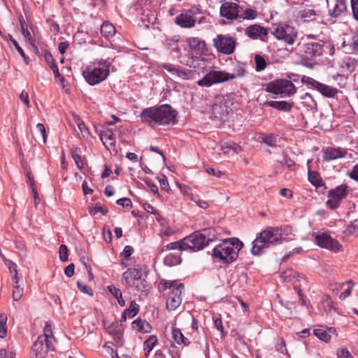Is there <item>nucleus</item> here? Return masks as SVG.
I'll return each instance as SVG.
<instances>
[{"label": "nucleus", "mask_w": 358, "mask_h": 358, "mask_svg": "<svg viewBox=\"0 0 358 358\" xmlns=\"http://www.w3.org/2000/svg\"><path fill=\"white\" fill-rule=\"evenodd\" d=\"M175 23L184 29H190L195 26L196 24V17H193L192 13L191 11H185L175 18Z\"/></svg>", "instance_id": "obj_18"}, {"label": "nucleus", "mask_w": 358, "mask_h": 358, "mask_svg": "<svg viewBox=\"0 0 358 358\" xmlns=\"http://www.w3.org/2000/svg\"><path fill=\"white\" fill-rule=\"evenodd\" d=\"M188 44L192 50L202 51L204 50L206 43L199 38L192 37L188 39Z\"/></svg>", "instance_id": "obj_37"}, {"label": "nucleus", "mask_w": 358, "mask_h": 358, "mask_svg": "<svg viewBox=\"0 0 358 358\" xmlns=\"http://www.w3.org/2000/svg\"><path fill=\"white\" fill-rule=\"evenodd\" d=\"M117 204L124 208H131L132 206L131 201L129 198H121L117 200Z\"/></svg>", "instance_id": "obj_58"}, {"label": "nucleus", "mask_w": 358, "mask_h": 358, "mask_svg": "<svg viewBox=\"0 0 358 358\" xmlns=\"http://www.w3.org/2000/svg\"><path fill=\"white\" fill-rule=\"evenodd\" d=\"M322 306L324 311L327 313H331L337 310L334 301L329 296H324L322 300Z\"/></svg>", "instance_id": "obj_34"}, {"label": "nucleus", "mask_w": 358, "mask_h": 358, "mask_svg": "<svg viewBox=\"0 0 358 358\" xmlns=\"http://www.w3.org/2000/svg\"><path fill=\"white\" fill-rule=\"evenodd\" d=\"M77 150H80V149L76 148V150H72L71 156H72V158L73 159L78 169L81 170L84 167V162L82 159V157L78 152H76Z\"/></svg>", "instance_id": "obj_44"}, {"label": "nucleus", "mask_w": 358, "mask_h": 358, "mask_svg": "<svg viewBox=\"0 0 358 358\" xmlns=\"http://www.w3.org/2000/svg\"><path fill=\"white\" fill-rule=\"evenodd\" d=\"M265 105L278 110L289 111L292 108V104L285 101H266Z\"/></svg>", "instance_id": "obj_29"}, {"label": "nucleus", "mask_w": 358, "mask_h": 358, "mask_svg": "<svg viewBox=\"0 0 358 358\" xmlns=\"http://www.w3.org/2000/svg\"><path fill=\"white\" fill-rule=\"evenodd\" d=\"M302 103L308 108H312L313 106L316 105L315 101L310 94L306 93L303 96H301Z\"/></svg>", "instance_id": "obj_45"}, {"label": "nucleus", "mask_w": 358, "mask_h": 358, "mask_svg": "<svg viewBox=\"0 0 358 358\" xmlns=\"http://www.w3.org/2000/svg\"><path fill=\"white\" fill-rule=\"evenodd\" d=\"M77 285L80 292L87 294L90 296L93 294L92 289L88 286L82 284L80 281L78 280L77 282Z\"/></svg>", "instance_id": "obj_60"}, {"label": "nucleus", "mask_w": 358, "mask_h": 358, "mask_svg": "<svg viewBox=\"0 0 358 358\" xmlns=\"http://www.w3.org/2000/svg\"><path fill=\"white\" fill-rule=\"evenodd\" d=\"M23 294V288L19 285L13 286V298L14 301H18L20 299Z\"/></svg>", "instance_id": "obj_54"}, {"label": "nucleus", "mask_w": 358, "mask_h": 358, "mask_svg": "<svg viewBox=\"0 0 358 358\" xmlns=\"http://www.w3.org/2000/svg\"><path fill=\"white\" fill-rule=\"evenodd\" d=\"M221 150L226 155L233 156L241 152V146L233 141H227L221 145Z\"/></svg>", "instance_id": "obj_23"}, {"label": "nucleus", "mask_w": 358, "mask_h": 358, "mask_svg": "<svg viewBox=\"0 0 358 358\" xmlns=\"http://www.w3.org/2000/svg\"><path fill=\"white\" fill-rule=\"evenodd\" d=\"M349 46L353 52L358 54V36H354L352 37V38L349 41Z\"/></svg>", "instance_id": "obj_55"}, {"label": "nucleus", "mask_w": 358, "mask_h": 358, "mask_svg": "<svg viewBox=\"0 0 358 358\" xmlns=\"http://www.w3.org/2000/svg\"><path fill=\"white\" fill-rule=\"evenodd\" d=\"M99 136L108 150L113 151L115 154L117 152V150L115 149V138L112 131L108 130L106 131L101 132L99 134Z\"/></svg>", "instance_id": "obj_21"}, {"label": "nucleus", "mask_w": 358, "mask_h": 358, "mask_svg": "<svg viewBox=\"0 0 358 358\" xmlns=\"http://www.w3.org/2000/svg\"><path fill=\"white\" fill-rule=\"evenodd\" d=\"M159 289L162 292L171 290L166 301V308L169 311L175 310L181 304L182 294L185 291L184 284L178 280H162L159 282Z\"/></svg>", "instance_id": "obj_4"}, {"label": "nucleus", "mask_w": 358, "mask_h": 358, "mask_svg": "<svg viewBox=\"0 0 358 358\" xmlns=\"http://www.w3.org/2000/svg\"><path fill=\"white\" fill-rule=\"evenodd\" d=\"M308 179L316 187H320L324 185L320 173L317 171H308Z\"/></svg>", "instance_id": "obj_33"}, {"label": "nucleus", "mask_w": 358, "mask_h": 358, "mask_svg": "<svg viewBox=\"0 0 358 358\" xmlns=\"http://www.w3.org/2000/svg\"><path fill=\"white\" fill-rule=\"evenodd\" d=\"M158 180L160 183L161 189L166 192H169L170 190V187L167 178L165 176H162V177L159 178Z\"/></svg>", "instance_id": "obj_56"}, {"label": "nucleus", "mask_w": 358, "mask_h": 358, "mask_svg": "<svg viewBox=\"0 0 358 358\" xmlns=\"http://www.w3.org/2000/svg\"><path fill=\"white\" fill-rule=\"evenodd\" d=\"M315 243L321 248H326L334 252H338L341 248V245L327 233L316 235L315 238Z\"/></svg>", "instance_id": "obj_13"}, {"label": "nucleus", "mask_w": 358, "mask_h": 358, "mask_svg": "<svg viewBox=\"0 0 358 358\" xmlns=\"http://www.w3.org/2000/svg\"><path fill=\"white\" fill-rule=\"evenodd\" d=\"M345 10V0H336L333 10L329 11V15L336 18L341 16Z\"/></svg>", "instance_id": "obj_30"}, {"label": "nucleus", "mask_w": 358, "mask_h": 358, "mask_svg": "<svg viewBox=\"0 0 358 358\" xmlns=\"http://www.w3.org/2000/svg\"><path fill=\"white\" fill-rule=\"evenodd\" d=\"M213 45L219 52L231 55L235 50L236 39L229 35L219 34L213 39Z\"/></svg>", "instance_id": "obj_10"}, {"label": "nucleus", "mask_w": 358, "mask_h": 358, "mask_svg": "<svg viewBox=\"0 0 358 358\" xmlns=\"http://www.w3.org/2000/svg\"><path fill=\"white\" fill-rule=\"evenodd\" d=\"M301 80V83L306 84L308 85H310L314 89L316 88V87L317 86V85L319 83V81L313 79V78H310V77H308L306 76H302Z\"/></svg>", "instance_id": "obj_49"}, {"label": "nucleus", "mask_w": 358, "mask_h": 358, "mask_svg": "<svg viewBox=\"0 0 358 358\" xmlns=\"http://www.w3.org/2000/svg\"><path fill=\"white\" fill-rule=\"evenodd\" d=\"M347 152L345 150L341 148H327L323 154V159L327 162L335 160L338 158L344 157Z\"/></svg>", "instance_id": "obj_22"}, {"label": "nucleus", "mask_w": 358, "mask_h": 358, "mask_svg": "<svg viewBox=\"0 0 358 358\" xmlns=\"http://www.w3.org/2000/svg\"><path fill=\"white\" fill-rule=\"evenodd\" d=\"M255 69L257 71H261L264 70L266 66V62L264 58L259 55L255 57Z\"/></svg>", "instance_id": "obj_43"}, {"label": "nucleus", "mask_w": 358, "mask_h": 358, "mask_svg": "<svg viewBox=\"0 0 358 358\" xmlns=\"http://www.w3.org/2000/svg\"><path fill=\"white\" fill-rule=\"evenodd\" d=\"M268 34V31L266 28L257 24L250 25L245 29V34L253 40L261 39L264 41V38L267 36Z\"/></svg>", "instance_id": "obj_16"}, {"label": "nucleus", "mask_w": 358, "mask_h": 358, "mask_svg": "<svg viewBox=\"0 0 358 358\" xmlns=\"http://www.w3.org/2000/svg\"><path fill=\"white\" fill-rule=\"evenodd\" d=\"M15 354L12 351L8 352L6 349L0 350V358H14Z\"/></svg>", "instance_id": "obj_63"}, {"label": "nucleus", "mask_w": 358, "mask_h": 358, "mask_svg": "<svg viewBox=\"0 0 358 358\" xmlns=\"http://www.w3.org/2000/svg\"><path fill=\"white\" fill-rule=\"evenodd\" d=\"M172 338L178 345L183 344L187 346L190 343L189 339L184 336L180 329L173 327Z\"/></svg>", "instance_id": "obj_32"}, {"label": "nucleus", "mask_w": 358, "mask_h": 358, "mask_svg": "<svg viewBox=\"0 0 358 358\" xmlns=\"http://www.w3.org/2000/svg\"><path fill=\"white\" fill-rule=\"evenodd\" d=\"M45 60L49 65L50 68L52 70L55 77L58 78L60 82H64L65 80L64 77L59 73L58 67L55 62L52 55L49 52L45 53Z\"/></svg>", "instance_id": "obj_26"}, {"label": "nucleus", "mask_w": 358, "mask_h": 358, "mask_svg": "<svg viewBox=\"0 0 358 358\" xmlns=\"http://www.w3.org/2000/svg\"><path fill=\"white\" fill-rule=\"evenodd\" d=\"M158 338L156 336L152 335L143 343L144 351L146 354L150 353L157 345Z\"/></svg>", "instance_id": "obj_38"}, {"label": "nucleus", "mask_w": 358, "mask_h": 358, "mask_svg": "<svg viewBox=\"0 0 358 358\" xmlns=\"http://www.w3.org/2000/svg\"><path fill=\"white\" fill-rule=\"evenodd\" d=\"M358 66V59L351 56L345 57L341 64V67L347 71L352 73Z\"/></svg>", "instance_id": "obj_28"}, {"label": "nucleus", "mask_w": 358, "mask_h": 358, "mask_svg": "<svg viewBox=\"0 0 358 358\" xmlns=\"http://www.w3.org/2000/svg\"><path fill=\"white\" fill-rule=\"evenodd\" d=\"M243 247V243L238 238H226L213 248L212 256L223 264H229L236 260Z\"/></svg>", "instance_id": "obj_2"}, {"label": "nucleus", "mask_w": 358, "mask_h": 358, "mask_svg": "<svg viewBox=\"0 0 358 358\" xmlns=\"http://www.w3.org/2000/svg\"><path fill=\"white\" fill-rule=\"evenodd\" d=\"M240 15L241 16L240 19L253 20L257 17L258 13L255 9L248 8L243 11V13L240 14Z\"/></svg>", "instance_id": "obj_39"}, {"label": "nucleus", "mask_w": 358, "mask_h": 358, "mask_svg": "<svg viewBox=\"0 0 358 358\" xmlns=\"http://www.w3.org/2000/svg\"><path fill=\"white\" fill-rule=\"evenodd\" d=\"M182 244L185 245V250H189L193 251L201 250L207 245L199 231H196L184 238L182 239Z\"/></svg>", "instance_id": "obj_14"}, {"label": "nucleus", "mask_w": 358, "mask_h": 358, "mask_svg": "<svg viewBox=\"0 0 358 358\" xmlns=\"http://www.w3.org/2000/svg\"><path fill=\"white\" fill-rule=\"evenodd\" d=\"M133 329L136 330L141 333H148L151 331V325L145 320H142L141 318L134 320L131 323Z\"/></svg>", "instance_id": "obj_27"}, {"label": "nucleus", "mask_w": 358, "mask_h": 358, "mask_svg": "<svg viewBox=\"0 0 358 358\" xmlns=\"http://www.w3.org/2000/svg\"><path fill=\"white\" fill-rule=\"evenodd\" d=\"M241 7L235 2L224 1L220 8V15L228 20H236L241 17L239 14Z\"/></svg>", "instance_id": "obj_12"}, {"label": "nucleus", "mask_w": 358, "mask_h": 358, "mask_svg": "<svg viewBox=\"0 0 358 358\" xmlns=\"http://www.w3.org/2000/svg\"><path fill=\"white\" fill-rule=\"evenodd\" d=\"M281 238L282 235L278 228L268 227L259 233L252 241L251 253L254 255H260L270 245L280 243Z\"/></svg>", "instance_id": "obj_3"}, {"label": "nucleus", "mask_w": 358, "mask_h": 358, "mask_svg": "<svg viewBox=\"0 0 358 358\" xmlns=\"http://www.w3.org/2000/svg\"><path fill=\"white\" fill-rule=\"evenodd\" d=\"M142 275V270L136 268H130L122 274L128 286L134 287L138 292H147L149 285Z\"/></svg>", "instance_id": "obj_5"}, {"label": "nucleus", "mask_w": 358, "mask_h": 358, "mask_svg": "<svg viewBox=\"0 0 358 358\" xmlns=\"http://www.w3.org/2000/svg\"><path fill=\"white\" fill-rule=\"evenodd\" d=\"M178 113L170 105L163 104L144 108L140 115L142 122L151 126L169 125L177 123Z\"/></svg>", "instance_id": "obj_1"}, {"label": "nucleus", "mask_w": 358, "mask_h": 358, "mask_svg": "<svg viewBox=\"0 0 358 358\" xmlns=\"http://www.w3.org/2000/svg\"><path fill=\"white\" fill-rule=\"evenodd\" d=\"M86 82L90 85H95L103 81L108 76L107 68H98L95 66H87L82 72Z\"/></svg>", "instance_id": "obj_9"}, {"label": "nucleus", "mask_w": 358, "mask_h": 358, "mask_svg": "<svg viewBox=\"0 0 358 358\" xmlns=\"http://www.w3.org/2000/svg\"><path fill=\"white\" fill-rule=\"evenodd\" d=\"M262 142L266 144L268 146L271 147H275L276 146V138L273 136V134H267L264 136L262 139Z\"/></svg>", "instance_id": "obj_48"}, {"label": "nucleus", "mask_w": 358, "mask_h": 358, "mask_svg": "<svg viewBox=\"0 0 358 358\" xmlns=\"http://www.w3.org/2000/svg\"><path fill=\"white\" fill-rule=\"evenodd\" d=\"M322 45L320 43H308L304 47V57L307 59H313L322 54Z\"/></svg>", "instance_id": "obj_19"}, {"label": "nucleus", "mask_w": 358, "mask_h": 358, "mask_svg": "<svg viewBox=\"0 0 358 358\" xmlns=\"http://www.w3.org/2000/svg\"><path fill=\"white\" fill-rule=\"evenodd\" d=\"M22 34L24 38L29 41V43L33 44L34 40L33 39L30 32L29 31L27 27H24V26L22 25Z\"/></svg>", "instance_id": "obj_61"}, {"label": "nucleus", "mask_w": 358, "mask_h": 358, "mask_svg": "<svg viewBox=\"0 0 358 358\" xmlns=\"http://www.w3.org/2000/svg\"><path fill=\"white\" fill-rule=\"evenodd\" d=\"M337 358H353L347 348H342L337 351Z\"/></svg>", "instance_id": "obj_57"}, {"label": "nucleus", "mask_w": 358, "mask_h": 358, "mask_svg": "<svg viewBox=\"0 0 358 358\" xmlns=\"http://www.w3.org/2000/svg\"><path fill=\"white\" fill-rule=\"evenodd\" d=\"M0 255L3 258L5 264L8 266V270L11 273L17 272L16 264H15L10 260L6 259V257L1 252H0Z\"/></svg>", "instance_id": "obj_52"}, {"label": "nucleus", "mask_w": 358, "mask_h": 358, "mask_svg": "<svg viewBox=\"0 0 358 358\" xmlns=\"http://www.w3.org/2000/svg\"><path fill=\"white\" fill-rule=\"evenodd\" d=\"M199 232L202 238H203L206 245H208L210 242L216 240L218 235V232L213 227L205 228L199 231Z\"/></svg>", "instance_id": "obj_24"}, {"label": "nucleus", "mask_w": 358, "mask_h": 358, "mask_svg": "<svg viewBox=\"0 0 358 358\" xmlns=\"http://www.w3.org/2000/svg\"><path fill=\"white\" fill-rule=\"evenodd\" d=\"M313 334L322 341L329 342L331 340V336L328 334L327 331L324 329H315L313 331Z\"/></svg>", "instance_id": "obj_41"}, {"label": "nucleus", "mask_w": 358, "mask_h": 358, "mask_svg": "<svg viewBox=\"0 0 358 358\" xmlns=\"http://www.w3.org/2000/svg\"><path fill=\"white\" fill-rule=\"evenodd\" d=\"M162 68L169 71L171 76L175 78H181L182 80H191L193 78L192 71L185 69L180 66H176L171 64H162Z\"/></svg>", "instance_id": "obj_15"}, {"label": "nucleus", "mask_w": 358, "mask_h": 358, "mask_svg": "<svg viewBox=\"0 0 358 358\" xmlns=\"http://www.w3.org/2000/svg\"><path fill=\"white\" fill-rule=\"evenodd\" d=\"M103 326L108 334L114 336L118 339H120L123 331L122 325L121 324L115 320L112 322L103 320Z\"/></svg>", "instance_id": "obj_20"}, {"label": "nucleus", "mask_w": 358, "mask_h": 358, "mask_svg": "<svg viewBox=\"0 0 358 358\" xmlns=\"http://www.w3.org/2000/svg\"><path fill=\"white\" fill-rule=\"evenodd\" d=\"M59 259L62 262L68 260V249L66 245H61L59 248Z\"/></svg>", "instance_id": "obj_53"}, {"label": "nucleus", "mask_w": 358, "mask_h": 358, "mask_svg": "<svg viewBox=\"0 0 358 358\" xmlns=\"http://www.w3.org/2000/svg\"><path fill=\"white\" fill-rule=\"evenodd\" d=\"M43 338H46L45 341H52V343L55 341L52 332V323L50 321L46 322L43 327V335L39 336Z\"/></svg>", "instance_id": "obj_36"}, {"label": "nucleus", "mask_w": 358, "mask_h": 358, "mask_svg": "<svg viewBox=\"0 0 358 358\" xmlns=\"http://www.w3.org/2000/svg\"><path fill=\"white\" fill-rule=\"evenodd\" d=\"M139 311V305L134 301H131L129 308L124 310L122 313H138Z\"/></svg>", "instance_id": "obj_51"}, {"label": "nucleus", "mask_w": 358, "mask_h": 358, "mask_svg": "<svg viewBox=\"0 0 358 358\" xmlns=\"http://www.w3.org/2000/svg\"><path fill=\"white\" fill-rule=\"evenodd\" d=\"M7 321L8 317L6 315H0V338H5L7 335Z\"/></svg>", "instance_id": "obj_42"}, {"label": "nucleus", "mask_w": 358, "mask_h": 358, "mask_svg": "<svg viewBox=\"0 0 358 358\" xmlns=\"http://www.w3.org/2000/svg\"><path fill=\"white\" fill-rule=\"evenodd\" d=\"M348 175L350 178L358 182V164L354 166Z\"/></svg>", "instance_id": "obj_64"}, {"label": "nucleus", "mask_w": 358, "mask_h": 358, "mask_svg": "<svg viewBox=\"0 0 358 358\" xmlns=\"http://www.w3.org/2000/svg\"><path fill=\"white\" fill-rule=\"evenodd\" d=\"M101 33L106 38H110L115 34V28L113 24L104 22L101 27Z\"/></svg>", "instance_id": "obj_35"}, {"label": "nucleus", "mask_w": 358, "mask_h": 358, "mask_svg": "<svg viewBox=\"0 0 358 358\" xmlns=\"http://www.w3.org/2000/svg\"><path fill=\"white\" fill-rule=\"evenodd\" d=\"M45 339L38 337L32 346L31 358H45L48 350H54L52 342L45 341Z\"/></svg>", "instance_id": "obj_11"}, {"label": "nucleus", "mask_w": 358, "mask_h": 358, "mask_svg": "<svg viewBox=\"0 0 358 358\" xmlns=\"http://www.w3.org/2000/svg\"><path fill=\"white\" fill-rule=\"evenodd\" d=\"M9 37L10 38V41L13 43V44L14 45V46L16 48V50H17V52L23 57L25 63L27 64H28V63H29V58H28V57L26 56V55H25L24 50H22V48L20 46V45L18 44L17 41L15 39H14L10 35H9Z\"/></svg>", "instance_id": "obj_46"}, {"label": "nucleus", "mask_w": 358, "mask_h": 358, "mask_svg": "<svg viewBox=\"0 0 358 358\" xmlns=\"http://www.w3.org/2000/svg\"><path fill=\"white\" fill-rule=\"evenodd\" d=\"M245 69L243 66H238L234 69V73H229L224 71H222V76L224 77V82L229 80H234L236 78H242L245 76Z\"/></svg>", "instance_id": "obj_31"}, {"label": "nucleus", "mask_w": 358, "mask_h": 358, "mask_svg": "<svg viewBox=\"0 0 358 358\" xmlns=\"http://www.w3.org/2000/svg\"><path fill=\"white\" fill-rule=\"evenodd\" d=\"M109 292L116 299L122 296V292L120 289L117 288L115 285H110L108 287Z\"/></svg>", "instance_id": "obj_59"}, {"label": "nucleus", "mask_w": 358, "mask_h": 358, "mask_svg": "<svg viewBox=\"0 0 358 358\" xmlns=\"http://www.w3.org/2000/svg\"><path fill=\"white\" fill-rule=\"evenodd\" d=\"M182 244V239L178 242H173L166 245V250H185V248Z\"/></svg>", "instance_id": "obj_50"}, {"label": "nucleus", "mask_w": 358, "mask_h": 358, "mask_svg": "<svg viewBox=\"0 0 358 358\" xmlns=\"http://www.w3.org/2000/svg\"><path fill=\"white\" fill-rule=\"evenodd\" d=\"M315 90L321 93L324 96L328 98L334 97L338 92V90L336 88L332 87L320 82Z\"/></svg>", "instance_id": "obj_25"}, {"label": "nucleus", "mask_w": 358, "mask_h": 358, "mask_svg": "<svg viewBox=\"0 0 358 358\" xmlns=\"http://www.w3.org/2000/svg\"><path fill=\"white\" fill-rule=\"evenodd\" d=\"M271 34L278 40L285 41L288 45H292L297 38L295 29L287 24H279L273 27Z\"/></svg>", "instance_id": "obj_8"}, {"label": "nucleus", "mask_w": 358, "mask_h": 358, "mask_svg": "<svg viewBox=\"0 0 358 358\" xmlns=\"http://www.w3.org/2000/svg\"><path fill=\"white\" fill-rule=\"evenodd\" d=\"M164 262L168 266H173L180 263V258L177 255H169L164 259Z\"/></svg>", "instance_id": "obj_47"}, {"label": "nucleus", "mask_w": 358, "mask_h": 358, "mask_svg": "<svg viewBox=\"0 0 358 358\" xmlns=\"http://www.w3.org/2000/svg\"><path fill=\"white\" fill-rule=\"evenodd\" d=\"M266 91L281 97L290 96L296 92V87L289 80L278 79L270 82L266 87Z\"/></svg>", "instance_id": "obj_6"}, {"label": "nucleus", "mask_w": 358, "mask_h": 358, "mask_svg": "<svg viewBox=\"0 0 358 358\" xmlns=\"http://www.w3.org/2000/svg\"><path fill=\"white\" fill-rule=\"evenodd\" d=\"M317 16H319V12L313 9L305 10L300 14V17L306 20H316Z\"/></svg>", "instance_id": "obj_40"}, {"label": "nucleus", "mask_w": 358, "mask_h": 358, "mask_svg": "<svg viewBox=\"0 0 358 358\" xmlns=\"http://www.w3.org/2000/svg\"><path fill=\"white\" fill-rule=\"evenodd\" d=\"M224 79L222 76V71H213L199 80L197 84L201 87H210L213 84L224 82Z\"/></svg>", "instance_id": "obj_17"}, {"label": "nucleus", "mask_w": 358, "mask_h": 358, "mask_svg": "<svg viewBox=\"0 0 358 358\" xmlns=\"http://www.w3.org/2000/svg\"><path fill=\"white\" fill-rule=\"evenodd\" d=\"M348 194L349 187L347 184H342L329 189L327 192L328 199L326 201V206L331 210H336Z\"/></svg>", "instance_id": "obj_7"}, {"label": "nucleus", "mask_w": 358, "mask_h": 358, "mask_svg": "<svg viewBox=\"0 0 358 358\" xmlns=\"http://www.w3.org/2000/svg\"><path fill=\"white\" fill-rule=\"evenodd\" d=\"M353 17L358 21V0H351Z\"/></svg>", "instance_id": "obj_62"}]
</instances>
